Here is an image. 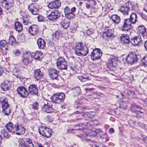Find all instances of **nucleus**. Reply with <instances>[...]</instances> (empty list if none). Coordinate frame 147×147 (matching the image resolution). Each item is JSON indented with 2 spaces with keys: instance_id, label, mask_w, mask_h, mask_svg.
Segmentation results:
<instances>
[{
  "instance_id": "nucleus-1",
  "label": "nucleus",
  "mask_w": 147,
  "mask_h": 147,
  "mask_svg": "<svg viewBox=\"0 0 147 147\" xmlns=\"http://www.w3.org/2000/svg\"><path fill=\"white\" fill-rule=\"evenodd\" d=\"M137 16L135 13H132L130 15V19H126L124 20L123 24L121 27L122 31H128L131 28V24H135L137 22Z\"/></svg>"
},
{
  "instance_id": "nucleus-2",
  "label": "nucleus",
  "mask_w": 147,
  "mask_h": 147,
  "mask_svg": "<svg viewBox=\"0 0 147 147\" xmlns=\"http://www.w3.org/2000/svg\"><path fill=\"white\" fill-rule=\"evenodd\" d=\"M88 50L86 46H84V44L80 42L76 44L75 47V53L79 56H86L88 53Z\"/></svg>"
},
{
  "instance_id": "nucleus-3",
  "label": "nucleus",
  "mask_w": 147,
  "mask_h": 147,
  "mask_svg": "<svg viewBox=\"0 0 147 147\" xmlns=\"http://www.w3.org/2000/svg\"><path fill=\"white\" fill-rule=\"evenodd\" d=\"M0 104L1 106L2 109V112L4 113V115L8 116L11 112L9 108V105L8 104L7 100L6 98H5L0 100Z\"/></svg>"
},
{
  "instance_id": "nucleus-4",
  "label": "nucleus",
  "mask_w": 147,
  "mask_h": 147,
  "mask_svg": "<svg viewBox=\"0 0 147 147\" xmlns=\"http://www.w3.org/2000/svg\"><path fill=\"white\" fill-rule=\"evenodd\" d=\"M65 98V94L63 93L57 92L53 94L51 99L53 102L59 104L63 101Z\"/></svg>"
},
{
  "instance_id": "nucleus-5",
  "label": "nucleus",
  "mask_w": 147,
  "mask_h": 147,
  "mask_svg": "<svg viewBox=\"0 0 147 147\" xmlns=\"http://www.w3.org/2000/svg\"><path fill=\"white\" fill-rule=\"evenodd\" d=\"M117 59V57L113 56L109 59L106 64L110 70L113 71L116 69L117 65L116 62Z\"/></svg>"
},
{
  "instance_id": "nucleus-6",
  "label": "nucleus",
  "mask_w": 147,
  "mask_h": 147,
  "mask_svg": "<svg viewBox=\"0 0 147 147\" xmlns=\"http://www.w3.org/2000/svg\"><path fill=\"white\" fill-rule=\"evenodd\" d=\"M57 68L60 69H66L67 68V63L66 60L60 57L59 58L57 61Z\"/></svg>"
},
{
  "instance_id": "nucleus-7",
  "label": "nucleus",
  "mask_w": 147,
  "mask_h": 147,
  "mask_svg": "<svg viewBox=\"0 0 147 147\" xmlns=\"http://www.w3.org/2000/svg\"><path fill=\"white\" fill-rule=\"evenodd\" d=\"M102 53L100 49L98 48H95L93 49L91 53L90 56L92 61L100 59Z\"/></svg>"
},
{
  "instance_id": "nucleus-8",
  "label": "nucleus",
  "mask_w": 147,
  "mask_h": 147,
  "mask_svg": "<svg viewBox=\"0 0 147 147\" xmlns=\"http://www.w3.org/2000/svg\"><path fill=\"white\" fill-rule=\"evenodd\" d=\"M52 131L51 129L49 128L45 127H41L39 129V134L42 136L49 138L51 136Z\"/></svg>"
},
{
  "instance_id": "nucleus-9",
  "label": "nucleus",
  "mask_w": 147,
  "mask_h": 147,
  "mask_svg": "<svg viewBox=\"0 0 147 147\" xmlns=\"http://www.w3.org/2000/svg\"><path fill=\"white\" fill-rule=\"evenodd\" d=\"M137 55L134 53H129L126 59V61L127 63L133 64L137 61Z\"/></svg>"
},
{
  "instance_id": "nucleus-10",
  "label": "nucleus",
  "mask_w": 147,
  "mask_h": 147,
  "mask_svg": "<svg viewBox=\"0 0 147 147\" xmlns=\"http://www.w3.org/2000/svg\"><path fill=\"white\" fill-rule=\"evenodd\" d=\"M52 106V103L51 102H44V104L42 107V111L48 113L53 112L54 110Z\"/></svg>"
},
{
  "instance_id": "nucleus-11",
  "label": "nucleus",
  "mask_w": 147,
  "mask_h": 147,
  "mask_svg": "<svg viewBox=\"0 0 147 147\" xmlns=\"http://www.w3.org/2000/svg\"><path fill=\"white\" fill-rule=\"evenodd\" d=\"M14 133L18 135H23L25 132V129L19 123H16L14 125Z\"/></svg>"
},
{
  "instance_id": "nucleus-12",
  "label": "nucleus",
  "mask_w": 147,
  "mask_h": 147,
  "mask_svg": "<svg viewBox=\"0 0 147 147\" xmlns=\"http://www.w3.org/2000/svg\"><path fill=\"white\" fill-rule=\"evenodd\" d=\"M28 9L32 14L36 15L38 14L39 7L36 3H32L28 6Z\"/></svg>"
},
{
  "instance_id": "nucleus-13",
  "label": "nucleus",
  "mask_w": 147,
  "mask_h": 147,
  "mask_svg": "<svg viewBox=\"0 0 147 147\" xmlns=\"http://www.w3.org/2000/svg\"><path fill=\"white\" fill-rule=\"evenodd\" d=\"M18 94L20 96L23 98H25L28 96L29 93L27 90L23 86H20L18 87L17 90Z\"/></svg>"
},
{
  "instance_id": "nucleus-14",
  "label": "nucleus",
  "mask_w": 147,
  "mask_h": 147,
  "mask_svg": "<svg viewBox=\"0 0 147 147\" xmlns=\"http://www.w3.org/2000/svg\"><path fill=\"white\" fill-rule=\"evenodd\" d=\"M10 44L7 43L5 40H2L0 41V47L1 50L4 52L3 53L5 55L7 54V51L8 50V46Z\"/></svg>"
},
{
  "instance_id": "nucleus-15",
  "label": "nucleus",
  "mask_w": 147,
  "mask_h": 147,
  "mask_svg": "<svg viewBox=\"0 0 147 147\" xmlns=\"http://www.w3.org/2000/svg\"><path fill=\"white\" fill-rule=\"evenodd\" d=\"M59 71L54 69H50L49 71V75L52 80H58Z\"/></svg>"
},
{
  "instance_id": "nucleus-16",
  "label": "nucleus",
  "mask_w": 147,
  "mask_h": 147,
  "mask_svg": "<svg viewBox=\"0 0 147 147\" xmlns=\"http://www.w3.org/2000/svg\"><path fill=\"white\" fill-rule=\"evenodd\" d=\"M129 4V5H127L126 6H122L120 9H119V11H120L124 15H128L129 13L128 11L132 9V5L131 3Z\"/></svg>"
},
{
  "instance_id": "nucleus-17",
  "label": "nucleus",
  "mask_w": 147,
  "mask_h": 147,
  "mask_svg": "<svg viewBox=\"0 0 147 147\" xmlns=\"http://www.w3.org/2000/svg\"><path fill=\"white\" fill-rule=\"evenodd\" d=\"M12 82V80H11L10 78L9 80H6L1 85V87L2 90L5 91L9 90L11 87L9 83L11 82Z\"/></svg>"
},
{
  "instance_id": "nucleus-18",
  "label": "nucleus",
  "mask_w": 147,
  "mask_h": 147,
  "mask_svg": "<svg viewBox=\"0 0 147 147\" xmlns=\"http://www.w3.org/2000/svg\"><path fill=\"white\" fill-rule=\"evenodd\" d=\"M13 0H3L1 2V5L6 9H9L11 8Z\"/></svg>"
},
{
  "instance_id": "nucleus-19",
  "label": "nucleus",
  "mask_w": 147,
  "mask_h": 147,
  "mask_svg": "<svg viewBox=\"0 0 147 147\" xmlns=\"http://www.w3.org/2000/svg\"><path fill=\"white\" fill-rule=\"evenodd\" d=\"M61 5V1L59 0H56L54 1L51 2L48 5V7L51 9H57Z\"/></svg>"
},
{
  "instance_id": "nucleus-20",
  "label": "nucleus",
  "mask_w": 147,
  "mask_h": 147,
  "mask_svg": "<svg viewBox=\"0 0 147 147\" xmlns=\"http://www.w3.org/2000/svg\"><path fill=\"white\" fill-rule=\"evenodd\" d=\"M28 90L30 93L32 95H35L38 96V89L36 85L31 84L28 87Z\"/></svg>"
},
{
  "instance_id": "nucleus-21",
  "label": "nucleus",
  "mask_w": 147,
  "mask_h": 147,
  "mask_svg": "<svg viewBox=\"0 0 147 147\" xmlns=\"http://www.w3.org/2000/svg\"><path fill=\"white\" fill-rule=\"evenodd\" d=\"M60 16V13L57 10L52 11L48 16V19L53 21L58 18Z\"/></svg>"
},
{
  "instance_id": "nucleus-22",
  "label": "nucleus",
  "mask_w": 147,
  "mask_h": 147,
  "mask_svg": "<svg viewBox=\"0 0 147 147\" xmlns=\"http://www.w3.org/2000/svg\"><path fill=\"white\" fill-rule=\"evenodd\" d=\"M38 26L36 25H31L29 28L30 33L32 35L37 34L39 32Z\"/></svg>"
},
{
  "instance_id": "nucleus-23",
  "label": "nucleus",
  "mask_w": 147,
  "mask_h": 147,
  "mask_svg": "<svg viewBox=\"0 0 147 147\" xmlns=\"http://www.w3.org/2000/svg\"><path fill=\"white\" fill-rule=\"evenodd\" d=\"M76 102L77 105V106H76V107L79 109L80 110L76 111V112L74 113L80 114L81 113H84V110L86 109L85 107H83L80 106H78L79 105H82L83 103V102H82L81 100H80L78 99L76 101Z\"/></svg>"
},
{
  "instance_id": "nucleus-24",
  "label": "nucleus",
  "mask_w": 147,
  "mask_h": 147,
  "mask_svg": "<svg viewBox=\"0 0 147 147\" xmlns=\"http://www.w3.org/2000/svg\"><path fill=\"white\" fill-rule=\"evenodd\" d=\"M131 42L134 45H138L142 43L141 38L139 36H135L131 39Z\"/></svg>"
},
{
  "instance_id": "nucleus-25",
  "label": "nucleus",
  "mask_w": 147,
  "mask_h": 147,
  "mask_svg": "<svg viewBox=\"0 0 147 147\" xmlns=\"http://www.w3.org/2000/svg\"><path fill=\"white\" fill-rule=\"evenodd\" d=\"M109 28L107 27V31H105L103 32L102 36L103 38L107 39L106 38H110L113 36V31L111 29H109Z\"/></svg>"
},
{
  "instance_id": "nucleus-26",
  "label": "nucleus",
  "mask_w": 147,
  "mask_h": 147,
  "mask_svg": "<svg viewBox=\"0 0 147 147\" xmlns=\"http://www.w3.org/2000/svg\"><path fill=\"white\" fill-rule=\"evenodd\" d=\"M37 43L39 49H45L46 43L44 40L41 38H40L37 40Z\"/></svg>"
},
{
  "instance_id": "nucleus-27",
  "label": "nucleus",
  "mask_w": 147,
  "mask_h": 147,
  "mask_svg": "<svg viewBox=\"0 0 147 147\" xmlns=\"http://www.w3.org/2000/svg\"><path fill=\"white\" fill-rule=\"evenodd\" d=\"M115 25H118L119 24L121 20V19L120 16L116 14L112 15L110 18Z\"/></svg>"
},
{
  "instance_id": "nucleus-28",
  "label": "nucleus",
  "mask_w": 147,
  "mask_h": 147,
  "mask_svg": "<svg viewBox=\"0 0 147 147\" xmlns=\"http://www.w3.org/2000/svg\"><path fill=\"white\" fill-rule=\"evenodd\" d=\"M121 42L123 44H128L130 42L129 36L128 35L123 34L120 36Z\"/></svg>"
},
{
  "instance_id": "nucleus-29",
  "label": "nucleus",
  "mask_w": 147,
  "mask_h": 147,
  "mask_svg": "<svg viewBox=\"0 0 147 147\" xmlns=\"http://www.w3.org/2000/svg\"><path fill=\"white\" fill-rule=\"evenodd\" d=\"M135 108L137 109L135 111L137 117L138 118H143L144 117L143 113L140 111L142 109V108L137 105L135 106Z\"/></svg>"
},
{
  "instance_id": "nucleus-30",
  "label": "nucleus",
  "mask_w": 147,
  "mask_h": 147,
  "mask_svg": "<svg viewBox=\"0 0 147 147\" xmlns=\"http://www.w3.org/2000/svg\"><path fill=\"white\" fill-rule=\"evenodd\" d=\"M70 22V20H69L65 18L62 20L60 24L62 27L63 28L67 29L69 26Z\"/></svg>"
},
{
  "instance_id": "nucleus-31",
  "label": "nucleus",
  "mask_w": 147,
  "mask_h": 147,
  "mask_svg": "<svg viewBox=\"0 0 147 147\" xmlns=\"http://www.w3.org/2000/svg\"><path fill=\"white\" fill-rule=\"evenodd\" d=\"M34 77L37 80H39L43 76V73L40 69H37L34 70Z\"/></svg>"
},
{
  "instance_id": "nucleus-32",
  "label": "nucleus",
  "mask_w": 147,
  "mask_h": 147,
  "mask_svg": "<svg viewBox=\"0 0 147 147\" xmlns=\"http://www.w3.org/2000/svg\"><path fill=\"white\" fill-rule=\"evenodd\" d=\"M71 91L74 96L79 95L81 93L80 88L79 86H77L73 88Z\"/></svg>"
},
{
  "instance_id": "nucleus-33",
  "label": "nucleus",
  "mask_w": 147,
  "mask_h": 147,
  "mask_svg": "<svg viewBox=\"0 0 147 147\" xmlns=\"http://www.w3.org/2000/svg\"><path fill=\"white\" fill-rule=\"evenodd\" d=\"M31 18L28 15L24 16L23 17V23L24 25H30L31 23Z\"/></svg>"
},
{
  "instance_id": "nucleus-34",
  "label": "nucleus",
  "mask_w": 147,
  "mask_h": 147,
  "mask_svg": "<svg viewBox=\"0 0 147 147\" xmlns=\"http://www.w3.org/2000/svg\"><path fill=\"white\" fill-rule=\"evenodd\" d=\"M5 127L10 132L14 134V127L13 124L11 122L8 123Z\"/></svg>"
},
{
  "instance_id": "nucleus-35",
  "label": "nucleus",
  "mask_w": 147,
  "mask_h": 147,
  "mask_svg": "<svg viewBox=\"0 0 147 147\" xmlns=\"http://www.w3.org/2000/svg\"><path fill=\"white\" fill-rule=\"evenodd\" d=\"M14 26L15 30L18 32H20L22 30V25L19 22H16L15 23Z\"/></svg>"
},
{
  "instance_id": "nucleus-36",
  "label": "nucleus",
  "mask_w": 147,
  "mask_h": 147,
  "mask_svg": "<svg viewBox=\"0 0 147 147\" xmlns=\"http://www.w3.org/2000/svg\"><path fill=\"white\" fill-rule=\"evenodd\" d=\"M76 9L75 7H74L70 9L68 6H66L64 9V11L65 16L71 12H75Z\"/></svg>"
},
{
  "instance_id": "nucleus-37",
  "label": "nucleus",
  "mask_w": 147,
  "mask_h": 147,
  "mask_svg": "<svg viewBox=\"0 0 147 147\" xmlns=\"http://www.w3.org/2000/svg\"><path fill=\"white\" fill-rule=\"evenodd\" d=\"M138 30L140 34H141L143 37H144L146 34V29L144 26H139L138 28Z\"/></svg>"
},
{
  "instance_id": "nucleus-38",
  "label": "nucleus",
  "mask_w": 147,
  "mask_h": 147,
  "mask_svg": "<svg viewBox=\"0 0 147 147\" xmlns=\"http://www.w3.org/2000/svg\"><path fill=\"white\" fill-rule=\"evenodd\" d=\"M42 54V53L41 51H37L32 54V56L35 59L38 60L39 59Z\"/></svg>"
},
{
  "instance_id": "nucleus-39",
  "label": "nucleus",
  "mask_w": 147,
  "mask_h": 147,
  "mask_svg": "<svg viewBox=\"0 0 147 147\" xmlns=\"http://www.w3.org/2000/svg\"><path fill=\"white\" fill-rule=\"evenodd\" d=\"M2 135L6 138L8 139L10 136V134L5 129H3L1 131Z\"/></svg>"
},
{
  "instance_id": "nucleus-40",
  "label": "nucleus",
  "mask_w": 147,
  "mask_h": 147,
  "mask_svg": "<svg viewBox=\"0 0 147 147\" xmlns=\"http://www.w3.org/2000/svg\"><path fill=\"white\" fill-rule=\"evenodd\" d=\"M78 78L82 82H85L87 80H91L90 77H84L82 76H80L78 77Z\"/></svg>"
},
{
  "instance_id": "nucleus-41",
  "label": "nucleus",
  "mask_w": 147,
  "mask_h": 147,
  "mask_svg": "<svg viewBox=\"0 0 147 147\" xmlns=\"http://www.w3.org/2000/svg\"><path fill=\"white\" fill-rule=\"evenodd\" d=\"M26 143H27L28 147H34L32 140L30 138H27L25 141Z\"/></svg>"
},
{
  "instance_id": "nucleus-42",
  "label": "nucleus",
  "mask_w": 147,
  "mask_h": 147,
  "mask_svg": "<svg viewBox=\"0 0 147 147\" xmlns=\"http://www.w3.org/2000/svg\"><path fill=\"white\" fill-rule=\"evenodd\" d=\"M91 113L87 112L85 113L84 115H82L86 118V119L88 120L92 118V115L90 114Z\"/></svg>"
},
{
  "instance_id": "nucleus-43",
  "label": "nucleus",
  "mask_w": 147,
  "mask_h": 147,
  "mask_svg": "<svg viewBox=\"0 0 147 147\" xmlns=\"http://www.w3.org/2000/svg\"><path fill=\"white\" fill-rule=\"evenodd\" d=\"M74 12H71L69 13V14L66 16V18H67L70 20L71 19L74 18L75 17V15L74 13Z\"/></svg>"
},
{
  "instance_id": "nucleus-44",
  "label": "nucleus",
  "mask_w": 147,
  "mask_h": 147,
  "mask_svg": "<svg viewBox=\"0 0 147 147\" xmlns=\"http://www.w3.org/2000/svg\"><path fill=\"white\" fill-rule=\"evenodd\" d=\"M99 95H98L97 93L94 92L93 93L92 95H90L89 97V98L91 100H93L94 99L97 98H98Z\"/></svg>"
},
{
  "instance_id": "nucleus-45",
  "label": "nucleus",
  "mask_w": 147,
  "mask_h": 147,
  "mask_svg": "<svg viewBox=\"0 0 147 147\" xmlns=\"http://www.w3.org/2000/svg\"><path fill=\"white\" fill-rule=\"evenodd\" d=\"M60 36V33L59 31H57L55 32L52 34V37L53 39H58L59 37Z\"/></svg>"
},
{
  "instance_id": "nucleus-46",
  "label": "nucleus",
  "mask_w": 147,
  "mask_h": 147,
  "mask_svg": "<svg viewBox=\"0 0 147 147\" xmlns=\"http://www.w3.org/2000/svg\"><path fill=\"white\" fill-rule=\"evenodd\" d=\"M100 137L103 139H105V140H104V141L107 142L109 140V138H107V135L106 134L104 133V134H100Z\"/></svg>"
},
{
  "instance_id": "nucleus-47",
  "label": "nucleus",
  "mask_w": 147,
  "mask_h": 147,
  "mask_svg": "<svg viewBox=\"0 0 147 147\" xmlns=\"http://www.w3.org/2000/svg\"><path fill=\"white\" fill-rule=\"evenodd\" d=\"M92 147H106V146L101 143H95L92 145Z\"/></svg>"
},
{
  "instance_id": "nucleus-48",
  "label": "nucleus",
  "mask_w": 147,
  "mask_h": 147,
  "mask_svg": "<svg viewBox=\"0 0 147 147\" xmlns=\"http://www.w3.org/2000/svg\"><path fill=\"white\" fill-rule=\"evenodd\" d=\"M86 124V123H80V124L79 125H76V126H78L80 127L79 128H77L76 129L77 130H82L85 127V125Z\"/></svg>"
},
{
  "instance_id": "nucleus-49",
  "label": "nucleus",
  "mask_w": 147,
  "mask_h": 147,
  "mask_svg": "<svg viewBox=\"0 0 147 147\" xmlns=\"http://www.w3.org/2000/svg\"><path fill=\"white\" fill-rule=\"evenodd\" d=\"M99 131H100L98 129H96L95 131H91L90 135L92 136H95L97 134L99 133Z\"/></svg>"
},
{
  "instance_id": "nucleus-50",
  "label": "nucleus",
  "mask_w": 147,
  "mask_h": 147,
  "mask_svg": "<svg viewBox=\"0 0 147 147\" xmlns=\"http://www.w3.org/2000/svg\"><path fill=\"white\" fill-rule=\"evenodd\" d=\"M38 103L37 102H35L32 105V108L34 110H37L38 108Z\"/></svg>"
},
{
  "instance_id": "nucleus-51",
  "label": "nucleus",
  "mask_w": 147,
  "mask_h": 147,
  "mask_svg": "<svg viewBox=\"0 0 147 147\" xmlns=\"http://www.w3.org/2000/svg\"><path fill=\"white\" fill-rule=\"evenodd\" d=\"M21 53V51L19 50H17L15 51L13 53V56L14 57H18Z\"/></svg>"
},
{
  "instance_id": "nucleus-52",
  "label": "nucleus",
  "mask_w": 147,
  "mask_h": 147,
  "mask_svg": "<svg viewBox=\"0 0 147 147\" xmlns=\"http://www.w3.org/2000/svg\"><path fill=\"white\" fill-rule=\"evenodd\" d=\"M142 61L144 64L147 66V55H145L143 58Z\"/></svg>"
},
{
  "instance_id": "nucleus-53",
  "label": "nucleus",
  "mask_w": 147,
  "mask_h": 147,
  "mask_svg": "<svg viewBox=\"0 0 147 147\" xmlns=\"http://www.w3.org/2000/svg\"><path fill=\"white\" fill-rule=\"evenodd\" d=\"M31 55L30 53H26L24 54V56H23V58L27 59L29 60L30 58L31 57Z\"/></svg>"
},
{
  "instance_id": "nucleus-54",
  "label": "nucleus",
  "mask_w": 147,
  "mask_h": 147,
  "mask_svg": "<svg viewBox=\"0 0 147 147\" xmlns=\"http://www.w3.org/2000/svg\"><path fill=\"white\" fill-rule=\"evenodd\" d=\"M94 30L92 28H90L87 31V35H90L94 33Z\"/></svg>"
},
{
  "instance_id": "nucleus-55",
  "label": "nucleus",
  "mask_w": 147,
  "mask_h": 147,
  "mask_svg": "<svg viewBox=\"0 0 147 147\" xmlns=\"http://www.w3.org/2000/svg\"><path fill=\"white\" fill-rule=\"evenodd\" d=\"M20 144L22 147H28L27 143H26L25 141H22L20 142Z\"/></svg>"
},
{
  "instance_id": "nucleus-56",
  "label": "nucleus",
  "mask_w": 147,
  "mask_h": 147,
  "mask_svg": "<svg viewBox=\"0 0 147 147\" xmlns=\"http://www.w3.org/2000/svg\"><path fill=\"white\" fill-rule=\"evenodd\" d=\"M45 120L49 121L50 122H51L52 121V119L51 118V117L49 116H47L45 118Z\"/></svg>"
},
{
  "instance_id": "nucleus-57",
  "label": "nucleus",
  "mask_w": 147,
  "mask_h": 147,
  "mask_svg": "<svg viewBox=\"0 0 147 147\" xmlns=\"http://www.w3.org/2000/svg\"><path fill=\"white\" fill-rule=\"evenodd\" d=\"M23 62L25 65H26L29 63V60L22 57Z\"/></svg>"
},
{
  "instance_id": "nucleus-58",
  "label": "nucleus",
  "mask_w": 147,
  "mask_h": 147,
  "mask_svg": "<svg viewBox=\"0 0 147 147\" xmlns=\"http://www.w3.org/2000/svg\"><path fill=\"white\" fill-rule=\"evenodd\" d=\"M18 39L20 42H23L24 39V36L23 35L19 36L18 37Z\"/></svg>"
},
{
  "instance_id": "nucleus-59",
  "label": "nucleus",
  "mask_w": 147,
  "mask_h": 147,
  "mask_svg": "<svg viewBox=\"0 0 147 147\" xmlns=\"http://www.w3.org/2000/svg\"><path fill=\"white\" fill-rule=\"evenodd\" d=\"M43 17L39 15L38 17V21L42 22L44 20Z\"/></svg>"
},
{
  "instance_id": "nucleus-60",
  "label": "nucleus",
  "mask_w": 147,
  "mask_h": 147,
  "mask_svg": "<svg viewBox=\"0 0 147 147\" xmlns=\"http://www.w3.org/2000/svg\"><path fill=\"white\" fill-rule=\"evenodd\" d=\"M9 40L10 41H11V42L13 43L16 41V40L15 38L13 36H11L10 37Z\"/></svg>"
},
{
  "instance_id": "nucleus-61",
  "label": "nucleus",
  "mask_w": 147,
  "mask_h": 147,
  "mask_svg": "<svg viewBox=\"0 0 147 147\" xmlns=\"http://www.w3.org/2000/svg\"><path fill=\"white\" fill-rule=\"evenodd\" d=\"M94 88H85V90L86 91V92H88L89 91H91L94 90Z\"/></svg>"
},
{
  "instance_id": "nucleus-62",
  "label": "nucleus",
  "mask_w": 147,
  "mask_h": 147,
  "mask_svg": "<svg viewBox=\"0 0 147 147\" xmlns=\"http://www.w3.org/2000/svg\"><path fill=\"white\" fill-rule=\"evenodd\" d=\"M75 129H73L69 128L67 130V133H72Z\"/></svg>"
},
{
  "instance_id": "nucleus-63",
  "label": "nucleus",
  "mask_w": 147,
  "mask_h": 147,
  "mask_svg": "<svg viewBox=\"0 0 147 147\" xmlns=\"http://www.w3.org/2000/svg\"><path fill=\"white\" fill-rule=\"evenodd\" d=\"M109 132L110 134L113 133L115 132V130L113 128H111L109 130Z\"/></svg>"
},
{
  "instance_id": "nucleus-64",
  "label": "nucleus",
  "mask_w": 147,
  "mask_h": 147,
  "mask_svg": "<svg viewBox=\"0 0 147 147\" xmlns=\"http://www.w3.org/2000/svg\"><path fill=\"white\" fill-rule=\"evenodd\" d=\"M86 136H87L86 134H84L82 135H80L78 136L80 137V138L84 139V138H85V137Z\"/></svg>"
}]
</instances>
